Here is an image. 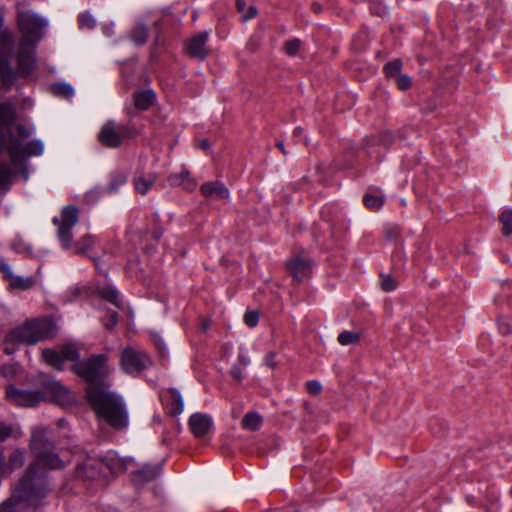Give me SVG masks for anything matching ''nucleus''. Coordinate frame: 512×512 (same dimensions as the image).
Returning <instances> with one entry per match:
<instances>
[{
	"instance_id": "cd10ccee",
	"label": "nucleus",
	"mask_w": 512,
	"mask_h": 512,
	"mask_svg": "<svg viewBox=\"0 0 512 512\" xmlns=\"http://www.w3.org/2000/svg\"><path fill=\"white\" fill-rule=\"evenodd\" d=\"M20 436H22V432L17 424L0 421V442L10 437L18 438Z\"/></svg>"
},
{
	"instance_id": "ea45409f",
	"label": "nucleus",
	"mask_w": 512,
	"mask_h": 512,
	"mask_svg": "<svg viewBox=\"0 0 512 512\" xmlns=\"http://www.w3.org/2000/svg\"><path fill=\"white\" fill-rule=\"evenodd\" d=\"M394 82L399 90L406 91L412 86L411 78L406 74H400L395 79Z\"/></svg>"
},
{
	"instance_id": "f03ea898",
	"label": "nucleus",
	"mask_w": 512,
	"mask_h": 512,
	"mask_svg": "<svg viewBox=\"0 0 512 512\" xmlns=\"http://www.w3.org/2000/svg\"><path fill=\"white\" fill-rule=\"evenodd\" d=\"M86 398L97 416L114 429L126 428L129 416L122 398L107 387L86 388Z\"/></svg>"
},
{
	"instance_id": "69168bd1",
	"label": "nucleus",
	"mask_w": 512,
	"mask_h": 512,
	"mask_svg": "<svg viewBox=\"0 0 512 512\" xmlns=\"http://www.w3.org/2000/svg\"><path fill=\"white\" fill-rule=\"evenodd\" d=\"M312 9H313L315 12L319 13V12L321 11V6H320V4H318V3H313V4H312Z\"/></svg>"
},
{
	"instance_id": "393cba45",
	"label": "nucleus",
	"mask_w": 512,
	"mask_h": 512,
	"mask_svg": "<svg viewBox=\"0 0 512 512\" xmlns=\"http://www.w3.org/2000/svg\"><path fill=\"white\" fill-rule=\"evenodd\" d=\"M42 359L45 363L56 370H63L64 361L59 351L54 349H44L42 351Z\"/></svg>"
},
{
	"instance_id": "5701e85b",
	"label": "nucleus",
	"mask_w": 512,
	"mask_h": 512,
	"mask_svg": "<svg viewBox=\"0 0 512 512\" xmlns=\"http://www.w3.org/2000/svg\"><path fill=\"white\" fill-rule=\"evenodd\" d=\"M154 100L155 94L152 90L137 91L133 95L134 105L139 110H147Z\"/></svg>"
},
{
	"instance_id": "49530a36",
	"label": "nucleus",
	"mask_w": 512,
	"mask_h": 512,
	"mask_svg": "<svg viewBox=\"0 0 512 512\" xmlns=\"http://www.w3.org/2000/svg\"><path fill=\"white\" fill-rule=\"evenodd\" d=\"M259 315L255 311L246 312L244 315V322L249 327H255L258 324Z\"/></svg>"
},
{
	"instance_id": "f704fd0d",
	"label": "nucleus",
	"mask_w": 512,
	"mask_h": 512,
	"mask_svg": "<svg viewBox=\"0 0 512 512\" xmlns=\"http://www.w3.org/2000/svg\"><path fill=\"white\" fill-rule=\"evenodd\" d=\"M499 220L502 224V234L509 236L512 234V210H505L501 213Z\"/></svg>"
},
{
	"instance_id": "3c124183",
	"label": "nucleus",
	"mask_w": 512,
	"mask_h": 512,
	"mask_svg": "<svg viewBox=\"0 0 512 512\" xmlns=\"http://www.w3.org/2000/svg\"><path fill=\"white\" fill-rule=\"evenodd\" d=\"M243 368L242 366L238 365V364H235L232 369H231V376L237 380V381H241L243 378H244V373H243Z\"/></svg>"
},
{
	"instance_id": "09e8293b",
	"label": "nucleus",
	"mask_w": 512,
	"mask_h": 512,
	"mask_svg": "<svg viewBox=\"0 0 512 512\" xmlns=\"http://www.w3.org/2000/svg\"><path fill=\"white\" fill-rule=\"evenodd\" d=\"M306 388L311 395H318L322 390L320 382L315 380L308 381L306 383Z\"/></svg>"
},
{
	"instance_id": "a19ab883",
	"label": "nucleus",
	"mask_w": 512,
	"mask_h": 512,
	"mask_svg": "<svg viewBox=\"0 0 512 512\" xmlns=\"http://www.w3.org/2000/svg\"><path fill=\"white\" fill-rule=\"evenodd\" d=\"M381 288L386 292L393 291L397 287V282L395 278L391 275L381 274Z\"/></svg>"
},
{
	"instance_id": "423d86ee",
	"label": "nucleus",
	"mask_w": 512,
	"mask_h": 512,
	"mask_svg": "<svg viewBox=\"0 0 512 512\" xmlns=\"http://www.w3.org/2000/svg\"><path fill=\"white\" fill-rule=\"evenodd\" d=\"M107 361L108 357L105 354L92 355L74 364L72 370L88 383L87 388L107 387L105 383V378L109 374Z\"/></svg>"
},
{
	"instance_id": "0eeeda50",
	"label": "nucleus",
	"mask_w": 512,
	"mask_h": 512,
	"mask_svg": "<svg viewBox=\"0 0 512 512\" xmlns=\"http://www.w3.org/2000/svg\"><path fill=\"white\" fill-rule=\"evenodd\" d=\"M18 28L21 32L23 44H36L42 37V29L47 22L34 13L18 10Z\"/></svg>"
},
{
	"instance_id": "680f3d73",
	"label": "nucleus",
	"mask_w": 512,
	"mask_h": 512,
	"mask_svg": "<svg viewBox=\"0 0 512 512\" xmlns=\"http://www.w3.org/2000/svg\"><path fill=\"white\" fill-rule=\"evenodd\" d=\"M386 236L388 239L392 240V239H395L396 236H397V232L394 231V230H387L386 231Z\"/></svg>"
},
{
	"instance_id": "c85d7f7f",
	"label": "nucleus",
	"mask_w": 512,
	"mask_h": 512,
	"mask_svg": "<svg viewBox=\"0 0 512 512\" xmlns=\"http://www.w3.org/2000/svg\"><path fill=\"white\" fill-rule=\"evenodd\" d=\"M24 462H25V450L16 449L15 451H13L9 456L8 463H6V465L8 466V469H9V474L13 470L22 467L24 465Z\"/></svg>"
},
{
	"instance_id": "4c0bfd02",
	"label": "nucleus",
	"mask_w": 512,
	"mask_h": 512,
	"mask_svg": "<svg viewBox=\"0 0 512 512\" xmlns=\"http://www.w3.org/2000/svg\"><path fill=\"white\" fill-rule=\"evenodd\" d=\"M359 340V334L352 331H343L338 335V342L343 345H350L357 343Z\"/></svg>"
},
{
	"instance_id": "b1692460",
	"label": "nucleus",
	"mask_w": 512,
	"mask_h": 512,
	"mask_svg": "<svg viewBox=\"0 0 512 512\" xmlns=\"http://www.w3.org/2000/svg\"><path fill=\"white\" fill-rule=\"evenodd\" d=\"M156 178H157V176L155 173H148L146 175H143V174L137 175L134 179L135 190L138 193L145 195L150 190V188L154 185Z\"/></svg>"
},
{
	"instance_id": "a878e982",
	"label": "nucleus",
	"mask_w": 512,
	"mask_h": 512,
	"mask_svg": "<svg viewBox=\"0 0 512 512\" xmlns=\"http://www.w3.org/2000/svg\"><path fill=\"white\" fill-rule=\"evenodd\" d=\"M149 29L143 23H137L130 32V39L138 46H142L146 43L148 38Z\"/></svg>"
},
{
	"instance_id": "c9c22d12",
	"label": "nucleus",
	"mask_w": 512,
	"mask_h": 512,
	"mask_svg": "<svg viewBox=\"0 0 512 512\" xmlns=\"http://www.w3.org/2000/svg\"><path fill=\"white\" fill-rule=\"evenodd\" d=\"M363 201L367 208L372 210H378L380 207H382L384 203V198L382 196L367 193L365 194Z\"/></svg>"
},
{
	"instance_id": "39448f33",
	"label": "nucleus",
	"mask_w": 512,
	"mask_h": 512,
	"mask_svg": "<svg viewBox=\"0 0 512 512\" xmlns=\"http://www.w3.org/2000/svg\"><path fill=\"white\" fill-rule=\"evenodd\" d=\"M55 323L50 318L26 321L23 325L13 329L5 339L6 343H26L34 345L54 337Z\"/></svg>"
},
{
	"instance_id": "a18cd8bd",
	"label": "nucleus",
	"mask_w": 512,
	"mask_h": 512,
	"mask_svg": "<svg viewBox=\"0 0 512 512\" xmlns=\"http://www.w3.org/2000/svg\"><path fill=\"white\" fill-rule=\"evenodd\" d=\"M301 46V42L299 39H292L285 43V52L290 55L294 56L298 53Z\"/></svg>"
},
{
	"instance_id": "6e6d98bb",
	"label": "nucleus",
	"mask_w": 512,
	"mask_h": 512,
	"mask_svg": "<svg viewBox=\"0 0 512 512\" xmlns=\"http://www.w3.org/2000/svg\"><path fill=\"white\" fill-rule=\"evenodd\" d=\"M256 14H257V9L254 6H250L248 9V13L243 15V19L245 21L252 19L256 16Z\"/></svg>"
},
{
	"instance_id": "6e6552de",
	"label": "nucleus",
	"mask_w": 512,
	"mask_h": 512,
	"mask_svg": "<svg viewBox=\"0 0 512 512\" xmlns=\"http://www.w3.org/2000/svg\"><path fill=\"white\" fill-rule=\"evenodd\" d=\"M136 134L137 129L133 125H118L114 121H108L102 126L98 139L105 147L117 148L121 146L123 140L132 138Z\"/></svg>"
},
{
	"instance_id": "473e14b6",
	"label": "nucleus",
	"mask_w": 512,
	"mask_h": 512,
	"mask_svg": "<svg viewBox=\"0 0 512 512\" xmlns=\"http://www.w3.org/2000/svg\"><path fill=\"white\" fill-rule=\"evenodd\" d=\"M402 69V61L400 59H395L391 62H388L384 66V72L389 79H395L398 75L401 74Z\"/></svg>"
},
{
	"instance_id": "e433bc0d",
	"label": "nucleus",
	"mask_w": 512,
	"mask_h": 512,
	"mask_svg": "<svg viewBox=\"0 0 512 512\" xmlns=\"http://www.w3.org/2000/svg\"><path fill=\"white\" fill-rule=\"evenodd\" d=\"M59 352H60L64 362H66V361H75V360H77L79 358V353H78L76 347L74 345H71V344L64 345L59 350Z\"/></svg>"
},
{
	"instance_id": "aec40b11",
	"label": "nucleus",
	"mask_w": 512,
	"mask_h": 512,
	"mask_svg": "<svg viewBox=\"0 0 512 512\" xmlns=\"http://www.w3.org/2000/svg\"><path fill=\"white\" fill-rule=\"evenodd\" d=\"M17 114L12 104L0 103V130L9 135L11 127L16 121Z\"/></svg>"
},
{
	"instance_id": "603ef678",
	"label": "nucleus",
	"mask_w": 512,
	"mask_h": 512,
	"mask_svg": "<svg viewBox=\"0 0 512 512\" xmlns=\"http://www.w3.org/2000/svg\"><path fill=\"white\" fill-rule=\"evenodd\" d=\"M7 474H9V469L5 462V456L0 451V477L7 475Z\"/></svg>"
},
{
	"instance_id": "13d9d810",
	"label": "nucleus",
	"mask_w": 512,
	"mask_h": 512,
	"mask_svg": "<svg viewBox=\"0 0 512 512\" xmlns=\"http://www.w3.org/2000/svg\"><path fill=\"white\" fill-rule=\"evenodd\" d=\"M371 11L375 14H378L379 16H383L386 14V8L382 6H373L371 8Z\"/></svg>"
},
{
	"instance_id": "9b49d317",
	"label": "nucleus",
	"mask_w": 512,
	"mask_h": 512,
	"mask_svg": "<svg viewBox=\"0 0 512 512\" xmlns=\"http://www.w3.org/2000/svg\"><path fill=\"white\" fill-rule=\"evenodd\" d=\"M208 38L209 32L206 30L192 36L185 44L187 54L192 58L203 61L209 54Z\"/></svg>"
},
{
	"instance_id": "dca6fc26",
	"label": "nucleus",
	"mask_w": 512,
	"mask_h": 512,
	"mask_svg": "<svg viewBox=\"0 0 512 512\" xmlns=\"http://www.w3.org/2000/svg\"><path fill=\"white\" fill-rule=\"evenodd\" d=\"M212 425V419L202 413H195L189 418L191 432L197 438L204 437L212 429Z\"/></svg>"
},
{
	"instance_id": "a211bd4d",
	"label": "nucleus",
	"mask_w": 512,
	"mask_h": 512,
	"mask_svg": "<svg viewBox=\"0 0 512 512\" xmlns=\"http://www.w3.org/2000/svg\"><path fill=\"white\" fill-rule=\"evenodd\" d=\"M161 473L160 465H144L132 474V481L136 486L144 485L155 480Z\"/></svg>"
},
{
	"instance_id": "58836bf2",
	"label": "nucleus",
	"mask_w": 512,
	"mask_h": 512,
	"mask_svg": "<svg viewBox=\"0 0 512 512\" xmlns=\"http://www.w3.org/2000/svg\"><path fill=\"white\" fill-rule=\"evenodd\" d=\"M127 181V176L124 173H116L111 176L108 191L115 192L120 186L125 184Z\"/></svg>"
},
{
	"instance_id": "4d7b16f0",
	"label": "nucleus",
	"mask_w": 512,
	"mask_h": 512,
	"mask_svg": "<svg viewBox=\"0 0 512 512\" xmlns=\"http://www.w3.org/2000/svg\"><path fill=\"white\" fill-rule=\"evenodd\" d=\"M248 364L249 358L245 354L240 353L238 356V365L246 367Z\"/></svg>"
},
{
	"instance_id": "f8f14e48",
	"label": "nucleus",
	"mask_w": 512,
	"mask_h": 512,
	"mask_svg": "<svg viewBox=\"0 0 512 512\" xmlns=\"http://www.w3.org/2000/svg\"><path fill=\"white\" fill-rule=\"evenodd\" d=\"M0 273H2L4 279L9 280V288L13 290H29L36 284L35 277L15 275L10 265L3 259H1Z\"/></svg>"
},
{
	"instance_id": "c756f323",
	"label": "nucleus",
	"mask_w": 512,
	"mask_h": 512,
	"mask_svg": "<svg viewBox=\"0 0 512 512\" xmlns=\"http://www.w3.org/2000/svg\"><path fill=\"white\" fill-rule=\"evenodd\" d=\"M100 296L107 300L108 302L112 303L118 308H122V302L119 297L118 291L110 286L103 287L99 289Z\"/></svg>"
},
{
	"instance_id": "72a5a7b5",
	"label": "nucleus",
	"mask_w": 512,
	"mask_h": 512,
	"mask_svg": "<svg viewBox=\"0 0 512 512\" xmlns=\"http://www.w3.org/2000/svg\"><path fill=\"white\" fill-rule=\"evenodd\" d=\"M53 94L64 98H70L74 94V90L71 85L66 83H55L51 86Z\"/></svg>"
},
{
	"instance_id": "e2e57ef3",
	"label": "nucleus",
	"mask_w": 512,
	"mask_h": 512,
	"mask_svg": "<svg viewBox=\"0 0 512 512\" xmlns=\"http://www.w3.org/2000/svg\"><path fill=\"white\" fill-rule=\"evenodd\" d=\"M209 146H210V144H209L208 140H206V139L201 140L199 143V147L204 150H207L209 148Z\"/></svg>"
},
{
	"instance_id": "bf43d9fd",
	"label": "nucleus",
	"mask_w": 512,
	"mask_h": 512,
	"mask_svg": "<svg viewBox=\"0 0 512 512\" xmlns=\"http://www.w3.org/2000/svg\"><path fill=\"white\" fill-rule=\"evenodd\" d=\"M236 6L239 12H244L245 10V0H236Z\"/></svg>"
},
{
	"instance_id": "79ce46f5",
	"label": "nucleus",
	"mask_w": 512,
	"mask_h": 512,
	"mask_svg": "<svg viewBox=\"0 0 512 512\" xmlns=\"http://www.w3.org/2000/svg\"><path fill=\"white\" fill-rule=\"evenodd\" d=\"M190 177V173L187 170H182L178 174H172L169 176L168 181L173 186H180L183 182Z\"/></svg>"
},
{
	"instance_id": "2f4dec72",
	"label": "nucleus",
	"mask_w": 512,
	"mask_h": 512,
	"mask_svg": "<svg viewBox=\"0 0 512 512\" xmlns=\"http://www.w3.org/2000/svg\"><path fill=\"white\" fill-rule=\"evenodd\" d=\"M261 425V417L255 412H248L242 419V426L251 431L257 430Z\"/></svg>"
},
{
	"instance_id": "9d476101",
	"label": "nucleus",
	"mask_w": 512,
	"mask_h": 512,
	"mask_svg": "<svg viewBox=\"0 0 512 512\" xmlns=\"http://www.w3.org/2000/svg\"><path fill=\"white\" fill-rule=\"evenodd\" d=\"M120 364L125 372L133 374L145 370L151 364V360L144 351L126 347L121 351Z\"/></svg>"
},
{
	"instance_id": "2eb2a0df",
	"label": "nucleus",
	"mask_w": 512,
	"mask_h": 512,
	"mask_svg": "<svg viewBox=\"0 0 512 512\" xmlns=\"http://www.w3.org/2000/svg\"><path fill=\"white\" fill-rule=\"evenodd\" d=\"M200 192L205 198L216 201L227 200L230 196L228 188L221 181L203 183Z\"/></svg>"
},
{
	"instance_id": "4be33fe9",
	"label": "nucleus",
	"mask_w": 512,
	"mask_h": 512,
	"mask_svg": "<svg viewBox=\"0 0 512 512\" xmlns=\"http://www.w3.org/2000/svg\"><path fill=\"white\" fill-rule=\"evenodd\" d=\"M4 19L0 16V54L13 52L14 39L12 32L3 28Z\"/></svg>"
},
{
	"instance_id": "7c9ffc66",
	"label": "nucleus",
	"mask_w": 512,
	"mask_h": 512,
	"mask_svg": "<svg viewBox=\"0 0 512 512\" xmlns=\"http://www.w3.org/2000/svg\"><path fill=\"white\" fill-rule=\"evenodd\" d=\"M95 237L86 234L74 243L76 254H86L94 245Z\"/></svg>"
},
{
	"instance_id": "1a4fd4ad",
	"label": "nucleus",
	"mask_w": 512,
	"mask_h": 512,
	"mask_svg": "<svg viewBox=\"0 0 512 512\" xmlns=\"http://www.w3.org/2000/svg\"><path fill=\"white\" fill-rule=\"evenodd\" d=\"M79 210L75 205L63 207L60 217L53 218V224L57 226V237L65 250L72 248L71 229L77 224Z\"/></svg>"
},
{
	"instance_id": "0e129e2a",
	"label": "nucleus",
	"mask_w": 512,
	"mask_h": 512,
	"mask_svg": "<svg viewBox=\"0 0 512 512\" xmlns=\"http://www.w3.org/2000/svg\"><path fill=\"white\" fill-rule=\"evenodd\" d=\"M276 147H277V148H278V149H279V150H280L284 155H286V154H287V151H286V149H285V147H284V143H283L282 141H278V142L276 143Z\"/></svg>"
},
{
	"instance_id": "bb28decb",
	"label": "nucleus",
	"mask_w": 512,
	"mask_h": 512,
	"mask_svg": "<svg viewBox=\"0 0 512 512\" xmlns=\"http://www.w3.org/2000/svg\"><path fill=\"white\" fill-rule=\"evenodd\" d=\"M21 169L15 168L12 162L10 164L0 162V188L8 187L13 175Z\"/></svg>"
},
{
	"instance_id": "4468645a",
	"label": "nucleus",
	"mask_w": 512,
	"mask_h": 512,
	"mask_svg": "<svg viewBox=\"0 0 512 512\" xmlns=\"http://www.w3.org/2000/svg\"><path fill=\"white\" fill-rule=\"evenodd\" d=\"M286 266L289 272L298 281L307 278L311 273V261L306 255L293 257L287 262Z\"/></svg>"
},
{
	"instance_id": "6ab92c4d",
	"label": "nucleus",
	"mask_w": 512,
	"mask_h": 512,
	"mask_svg": "<svg viewBox=\"0 0 512 512\" xmlns=\"http://www.w3.org/2000/svg\"><path fill=\"white\" fill-rule=\"evenodd\" d=\"M103 463L97 460H87L77 467V477L96 480L102 472Z\"/></svg>"
},
{
	"instance_id": "5fc2aeb1",
	"label": "nucleus",
	"mask_w": 512,
	"mask_h": 512,
	"mask_svg": "<svg viewBox=\"0 0 512 512\" xmlns=\"http://www.w3.org/2000/svg\"><path fill=\"white\" fill-rule=\"evenodd\" d=\"M196 185V181L189 177L180 186H183L188 191H193L196 188Z\"/></svg>"
},
{
	"instance_id": "052dcab7",
	"label": "nucleus",
	"mask_w": 512,
	"mask_h": 512,
	"mask_svg": "<svg viewBox=\"0 0 512 512\" xmlns=\"http://www.w3.org/2000/svg\"><path fill=\"white\" fill-rule=\"evenodd\" d=\"M163 234V230L161 228H156L153 232L154 239H159Z\"/></svg>"
},
{
	"instance_id": "37998d69",
	"label": "nucleus",
	"mask_w": 512,
	"mask_h": 512,
	"mask_svg": "<svg viewBox=\"0 0 512 512\" xmlns=\"http://www.w3.org/2000/svg\"><path fill=\"white\" fill-rule=\"evenodd\" d=\"M80 27L92 29L94 28L96 21L93 16L89 13H81L78 17Z\"/></svg>"
},
{
	"instance_id": "864d4df0",
	"label": "nucleus",
	"mask_w": 512,
	"mask_h": 512,
	"mask_svg": "<svg viewBox=\"0 0 512 512\" xmlns=\"http://www.w3.org/2000/svg\"><path fill=\"white\" fill-rule=\"evenodd\" d=\"M93 262H94V265H95V268L96 270L103 274V275H106L107 274V267L105 265H103L101 263V261L95 257L92 258Z\"/></svg>"
},
{
	"instance_id": "7ed1b4c3",
	"label": "nucleus",
	"mask_w": 512,
	"mask_h": 512,
	"mask_svg": "<svg viewBox=\"0 0 512 512\" xmlns=\"http://www.w3.org/2000/svg\"><path fill=\"white\" fill-rule=\"evenodd\" d=\"M16 132L17 136L13 132L6 135L0 130V155L7 153L14 167L23 169L25 158L40 156L44 151V144L40 140L23 144L22 141L31 135V131L22 124L16 125Z\"/></svg>"
},
{
	"instance_id": "8fccbe9b",
	"label": "nucleus",
	"mask_w": 512,
	"mask_h": 512,
	"mask_svg": "<svg viewBox=\"0 0 512 512\" xmlns=\"http://www.w3.org/2000/svg\"><path fill=\"white\" fill-rule=\"evenodd\" d=\"M264 363H265V365H266L268 368H271V369L276 368V367H277V362H276V353H274V352H268V353L265 355Z\"/></svg>"
},
{
	"instance_id": "20e7f679",
	"label": "nucleus",
	"mask_w": 512,
	"mask_h": 512,
	"mask_svg": "<svg viewBox=\"0 0 512 512\" xmlns=\"http://www.w3.org/2000/svg\"><path fill=\"white\" fill-rule=\"evenodd\" d=\"M39 381L43 386V390H20L13 386L6 389V397L11 402L22 407H34L39 403L47 400V393L55 397H66L68 389L54 378L40 374Z\"/></svg>"
},
{
	"instance_id": "c03bdc74",
	"label": "nucleus",
	"mask_w": 512,
	"mask_h": 512,
	"mask_svg": "<svg viewBox=\"0 0 512 512\" xmlns=\"http://www.w3.org/2000/svg\"><path fill=\"white\" fill-rule=\"evenodd\" d=\"M118 313L116 311H108L103 319V324L108 330H112L118 323Z\"/></svg>"
},
{
	"instance_id": "de8ad7c7",
	"label": "nucleus",
	"mask_w": 512,
	"mask_h": 512,
	"mask_svg": "<svg viewBox=\"0 0 512 512\" xmlns=\"http://www.w3.org/2000/svg\"><path fill=\"white\" fill-rule=\"evenodd\" d=\"M394 142L393 135L390 132H382L378 136V143L383 146H390Z\"/></svg>"
},
{
	"instance_id": "774afa93",
	"label": "nucleus",
	"mask_w": 512,
	"mask_h": 512,
	"mask_svg": "<svg viewBox=\"0 0 512 512\" xmlns=\"http://www.w3.org/2000/svg\"><path fill=\"white\" fill-rule=\"evenodd\" d=\"M5 353H6V354H10V353H11V351H10V350H8V348H5Z\"/></svg>"
},
{
	"instance_id": "f257e3e1",
	"label": "nucleus",
	"mask_w": 512,
	"mask_h": 512,
	"mask_svg": "<svg viewBox=\"0 0 512 512\" xmlns=\"http://www.w3.org/2000/svg\"><path fill=\"white\" fill-rule=\"evenodd\" d=\"M30 449L36 457V463L28 467L19 482L14 495L0 505V512H24L25 509L35 511L47 494V482L43 474L37 472V466L59 469L63 461L54 453V444L44 428H36L32 432Z\"/></svg>"
},
{
	"instance_id": "ddd939ff",
	"label": "nucleus",
	"mask_w": 512,
	"mask_h": 512,
	"mask_svg": "<svg viewBox=\"0 0 512 512\" xmlns=\"http://www.w3.org/2000/svg\"><path fill=\"white\" fill-rule=\"evenodd\" d=\"M18 70L23 76L30 75L35 66L34 44H19L17 54Z\"/></svg>"
},
{
	"instance_id": "412c9836",
	"label": "nucleus",
	"mask_w": 512,
	"mask_h": 512,
	"mask_svg": "<svg viewBox=\"0 0 512 512\" xmlns=\"http://www.w3.org/2000/svg\"><path fill=\"white\" fill-rule=\"evenodd\" d=\"M13 52L0 54V77L3 84L10 88L16 81L17 76L11 68L10 60Z\"/></svg>"
},
{
	"instance_id": "338daca9",
	"label": "nucleus",
	"mask_w": 512,
	"mask_h": 512,
	"mask_svg": "<svg viewBox=\"0 0 512 512\" xmlns=\"http://www.w3.org/2000/svg\"><path fill=\"white\" fill-rule=\"evenodd\" d=\"M294 133L295 134H301L302 133V128L301 127L295 128Z\"/></svg>"
},
{
	"instance_id": "f3484780",
	"label": "nucleus",
	"mask_w": 512,
	"mask_h": 512,
	"mask_svg": "<svg viewBox=\"0 0 512 512\" xmlns=\"http://www.w3.org/2000/svg\"><path fill=\"white\" fill-rule=\"evenodd\" d=\"M163 401L171 416H178L184 410L183 397L175 388H170L165 392Z\"/></svg>"
}]
</instances>
